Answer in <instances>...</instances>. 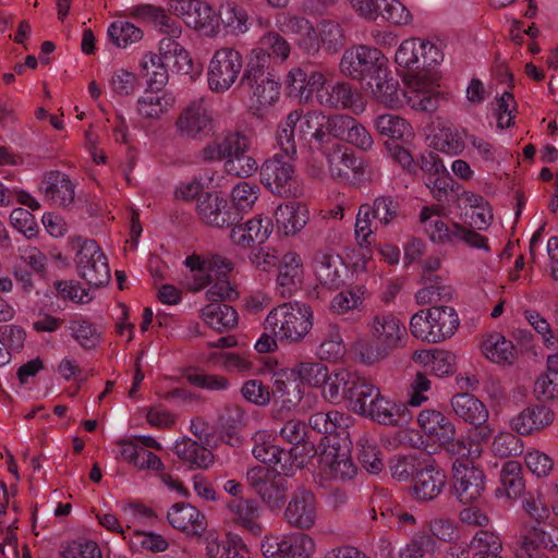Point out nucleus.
<instances>
[{
	"instance_id": "1",
	"label": "nucleus",
	"mask_w": 558,
	"mask_h": 558,
	"mask_svg": "<svg viewBox=\"0 0 558 558\" xmlns=\"http://www.w3.org/2000/svg\"><path fill=\"white\" fill-rule=\"evenodd\" d=\"M372 341L356 340L351 348L355 359L372 365L388 357L395 350L403 345L407 329L392 313L375 314L367 323Z\"/></svg>"
},
{
	"instance_id": "2",
	"label": "nucleus",
	"mask_w": 558,
	"mask_h": 558,
	"mask_svg": "<svg viewBox=\"0 0 558 558\" xmlns=\"http://www.w3.org/2000/svg\"><path fill=\"white\" fill-rule=\"evenodd\" d=\"M184 264L190 268L192 282L189 283L191 291L197 292L210 286L206 291V298L211 303L232 301L239 296L235 288L228 280V274L233 269L232 263L220 255H213L209 258H202L196 255L186 257Z\"/></svg>"
},
{
	"instance_id": "3",
	"label": "nucleus",
	"mask_w": 558,
	"mask_h": 558,
	"mask_svg": "<svg viewBox=\"0 0 558 558\" xmlns=\"http://www.w3.org/2000/svg\"><path fill=\"white\" fill-rule=\"evenodd\" d=\"M312 308L300 302H286L274 307L266 316L264 329L278 337L280 342H301L313 328Z\"/></svg>"
},
{
	"instance_id": "4",
	"label": "nucleus",
	"mask_w": 558,
	"mask_h": 558,
	"mask_svg": "<svg viewBox=\"0 0 558 558\" xmlns=\"http://www.w3.org/2000/svg\"><path fill=\"white\" fill-rule=\"evenodd\" d=\"M420 221L434 243L454 245L463 242L471 247L488 250L487 239L484 235L459 223L448 226L442 221L440 208L437 206L424 207L420 214Z\"/></svg>"
},
{
	"instance_id": "5",
	"label": "nucleus",
	"mask_w": 558,
	"mask_h": 558,
	"mask_svg": "<svg viewBox=\"0 0 558 558\" xmlns=\"http://www.w3.org/2000/svg\"><path fill=\"white\" fill-rule=\"evenodd\" d=\"M292 157L275 154L260 167V182L274 195L288 198L302 194Z\"/></svg>"
},
{
	"instance_id": "6",
	"label": "nucleus",
	"mask_w": 558,
	"mask_h": 558,
	"mask_svg": "<svg viewBox=\"0 0 558 558\" xmlns=\"http://www.w3.org/2000/svg\"><path fill=\"white\" fill-rule=\"evenodd\" d=\"M243 57L240 51L231 47H223L215 51L207 70V83L211 92L222 94L231 88L240 73L244 72Z\"/></svg>"
},
{
	"instance_id": "7",
	"label": "nucleus",
	"mask_w": 558,
	"mask_h": 558,
	"mask_svg": "<svg viewBox=\"0 0 558 558\" xmlns=\"http://www.w3.org/2000/svg\"><path fill=\"white\" fill-rule=\"evenodd\" d=\"M387 60L381 51L369 46H356L345 50L339 63L342 74L356 81L371 80L387 71Z\"/></svg>"
},
{
	"instance_id": "8",
	"label": "nucleus",
	"mask_w": 558,
	"mask_h": 558,
	"mask_svg": "<svg viewBox=\"0 0 558 558\" xmlns=\"http://www.w3.org/2000/svg\"><path fill=\"white\" fill-rule=\"evenodd\" d=\"M256 62L258 61L256 60ZM240 85L251 90L252 99L259 107L274 105L280 96L281 84L279 78L268 68L258 63L245 64Z\"/></svg>"
},
{
	"instance_id": "9",
	"label": "nucleus",
	"mask_w": 558,
	"mask_h": 558,
	"mask_svg": "<svg viewBox=\"0 0 558 558\" xmlns=\"http://www.w3.org/2000/svg\"><path fill=\"white\" fill-rule=\"evenodd\" d=\"M246 482L270 508H279L289 490L288 481L279 472L260 465L247 470Z\"/></svg>"
},
{
	"instance_id": "10",
	"label": "nucleus",
	"mask_w": 558,
	"mask_h": 558,
	"mask_svg": "<svg viewBox=\"0 0 558 558\" xmlns=\"http://www.w3.org/2000/svg\"><path fill=\"white\" fill-rule=\"evenodd\" d=\"M78 275L92 287H102L110 281L108 260L94 240H85L75 256Z\"/></svg>"
},
{
	"instance_id": "11",
	"label": "nucleus",
	"mask_w": 558,
	"mask_h": 558,
	"mask_svg": "<svg viewBox=\"0 0 558 558\" xmlns=\"http://www.w3.org/2000/svg\"><path fill=\"white\" fill-rule=\"evenodd\" d=\"M318 470L326 481L344 482L353 478L357 472L350 450L338 441H328L318 454Z\"/></svg>"
},
{
	"instance_id": "12",
	"label": "nucleus",
	"mask_w": 558,
	"mask_h": 558,
	"mask_svg": "<svg viewBox=\"0 0 558 558\" xmlns=\"http://www.w3.org/2000/svg\"><path fill=\"white\" fill-rule=\"evenodd\" d=\"M260 548L265 558H310L315 551V543L306 534L292 533L280 539L266 536Z\"/></svg>"
},
{
	"instance_id": "13",
	"label": "nucleus",
	"mask_w": 558,
	"mask_h": 558,
	"mask_svg": "<svg viewBox=\"0 0 558 558\" xmlns=\"http://www.w3.org/2000/svg\"><path fill=\"white\" fill-rule=\"evenodd\" d=\"M252 145L250 132L233 130L227 131L221 137L207 143L199 151V158L205 162L220 161L227 158L247 153Z\"/></svg>"
},
{
	"instance_id": "14",
	"label": "nucleus",
	"mask_w": 558,
	"mask_h": 558,
	"mask_svg": "<svg viewBox=\"0 0 558 558\" xmlns=\"http://www.w3.org/2000/svg\"><path fill=\"white\" fill-rule=\"evenodd\" d=\"M453 489L460 502L471 505L483 494L485 488L484 472L469 462H453Z\"/></svg>"
},
{
	"instance_id": "15",
	"label": "nucleus",
	"mask_w": 558,
	"mask_h": 558,
	"mask_svg": "<svg viewBox=\"0 0 558 558\" xmlns=\"http://www.w3.org/2000/svg\"><path fill=\"white\" fill-rule=\"evenodd\" d=\"M196 211L203 222L215 228L230 227L240 220L239 214L228 208L227 201L215 193L201 194Z\"/></svg>"
},
{
	"instance_id": "16",
	"label": "nucleus",
	"mask_w": 558,
	"mask_h": 558,
	"mask_svg": "<svg viewBox=\"0 0 558 558\" xmlns=\"http://www.w3.org/2000/svg\"><path fill=\"white\" fill-rule=\"evenodd\" d=\"M213 118L203 99L187 105L175 120L174 126L179 136L189 140L198 138L211 126Z\"/></svg>"
},
{
	"instance_id": "17",
	"label": "nucleus",
	"mask_w": 558,
	"mask_h": 558,
	"mask_svg": "<svg viewBox=\"0 0 558 558\" xmlns=\"http://www.w3.org/2000/svg\"><path fill=\"white\" fill-rule=\"evenodd\" d=\"M284 518L296 529L308 530L314 526L317 508L313 493L306 489L295 492L286 508Z\"/></svg>"
},
{
	"instance_id": "18",
	"label": "nucleus",
	"mask_w": 558,
	"mask_h": 558,
	"mask_svg": "<svg viewBox=\"0 0 558 558\" xmlns=\"http://www.w3.org/2000/svg\"><path fill=\"white\" fill-rule=\"evenodd\" d=\"M446 483L445 471L435 461H427L414 476L413 490L417 499L428 501L441 494Z\"/></svg>"
},
{
	"instance_id": "19",
	"label": "nucleus",
	"mask_w": 558,
	"mask_h": 558,
	"mask_svg": "<svg viewBox=\"0 0 558 558\" xmlns=\"http://www.w3.org/2000/svg\"><path fill=\"white\" fill-rule=\"evenodd\" d=\"M290 51L291 46L288 40L280 33L271 31L258 39L257 47L251 50L246 63L256 64L257 60L259 65L268 68L270 58L280 59L283 62L289 58Z\"/></svg>"
},
{
	"instance_id": "20",
	"label": "nucleus",
	"mask_w": 558,
	"mask_h": 558,
	"mask_svg": "<svg viewBox=\"0 0 558 558\" xmlns=\"http://www.w3.org/2000/svg\"><path fill=\"white\" fill-rule=\"evenodd\" d=\"M45 199L53 205L68 207L75 198V185L69 175L61 171L47 172L39 185Z\"/></svg>"
},
{
	"instance_id": "21",
	"label": "nucleus",
	"mask_w": 558,
	"mask_h": 558,
	"mask_svg": "<svg viewBox=\"0 0 558 558\" xmlns=\"http://www.w3.org/2000/svg\"><path fill=\"white\" fill-rule=\"evenodd\" d=\"M315 354L320 361L336 362L342 359L347 352L340 328L337 324L326 322L316 329Z\"/></svg>"
},
{
	"instance_id": "22",
	"label": "nucleus",
	"mask_w": 558,
	"mask_h": 558,
	"mask_svg": "<svg viewBox=\"0 0 558 558\" xmlns=\"http://www.w3.org/2000/svg\"><path fill=\"white\" fill-rule=\"evenodd\" d=\"M230 520L239 527L253 536L263 533V525L259 521L262 509L254 499L238 498L227 505Z\"/></svg>"
},
{
	"instance_id": "23",
	"label": "nucleus",
	"mask_w": 558,
	"mask_h": 558,
	"mask_svg": "<svg viewBox=\"0 0 558 558\" xmlns=\"http://www.w3.org/2000/svg\"><path fill=\"white\" fill-rule=\"evenodd\" d=\"M554 412L545 405H531L511 417L510 427L520 436H529L538 433L551 425Z\"/></svg>"
},
{
	"instance_id": "24",
	"label": "nucleus",
	"mask_w": 558,
	"mask_h": 558,
	"mask_svg": "<svg viewBox=\"0 0 558 558\" xmlns=\"http://www.w3.org/2000/svg\"><path fill=\"white\" fill-rule=\"evenodd\" d=\"M170 525L187 536H201L207 526L205 515L190 504H174L167 515Z\"/></svg>"
},
{
	"instance_id": "25",
	"label": "nucleus",
	"mask_w": 558,
	"mask_h": 558,
	"mask_svg": "<svg viewBox=\"0 0 558 558\" xmlns=\"http://www.w3.org/2000/svg\"><path fill=\"white\" fill-rule=\"evenodd\" d=\"M361 96L347 82L329 83L318 95V104L331 109H351L354 112L363 110Z\"/></svg>"
},
{
	"instance_id": "26",
	"label": "nucleus",
	"mask_w": 558,
	"mask_h": 558,
	"mask_svg": "<svg viewBox=\"0 0 558 558\" xmlns=\"http://www.w3.org/2000/svg\"><path fill=\"white\" fill-rule=\"evenodd\" d=\"M556 547L551 536L538 526L524 527L515 549L517 558H549L548 549Z\"/></svg>"
},
{
	"instance_id": "27",
	"label": "nucleus",
	"mask_w": 558,
	"mask_h": 558,
	"mask_svg": "<svg viewBox=\"0 0 558 558\" xmlns=\"http://www.w3.org/2000/svg\"><path fill=\"white\" fill-rule=\"evenodd\" d=\"M277 284L282 298L290 296L302 281L303 260L299 253L289 251L278 263Z\"/></svg>"
},
{
	"instance_id": "28",
	"label": "nucleus",
	"mask_w": 558,
	"mask_h": 558,
	"mask_svg": "<svg viewBox=\"0 0 558 558\" xmlns=\"http://www.w3.org/2000/svg\"><path fill=\"white\" fill-rule=\"evenodd\" d=\"M341 257L331 250H318L312 258V268L317 280L327 288H338L342 282Z\"/></svg>"
},
{
	"instance_id": "29",
	"label": "nucleus",
	"mask_w": 558,
	"mask_h": 558,
	"mask_svg": "<svg viewBox=\"0 0 558 558\" xmlns=\"http://www.w3.org/2000/svg\"><path fill=\"white\" fill-rule=\"evenodd\" d=\"M451 408L457 417L470 425H478L488 420L486 405L475 396L462 392L451 398Z\"/></svg>"
},
{
	"instance_id": "30",
	"label": "nucleus",
	"mask_w": 558,
	"mask_h": 558,
	"mask_svg": "<svg viewBox=\"0 0 558 558\" xmlns=\"http://www.w3.org/2000/svg\"><path fill=\"white\" fill-rule=\"evenodd\" d=\"M277 227L286 235H294L300 232L308 221L306 206L291 202L279 205L275 211Z\"/></svg>"
},
{
	"instance_id": "31",
	"label": "nucleus",
	"mask_w": 558,
	"mask_h": 558,
	"mask_svg": "<svg viewBox=\"0 0 558 558\" xmlns=\"http://www.w3.org/2000/svg\"><path fill=\"white\" fill-rule=\"evenodd\" d=\"M379 389L373 385L366 377L353 373L350 387L347 388L345 400L349 408L356 414H364L369 404V400L378 396Z\"/></svg>"
},
{
	"instance_id": "32",
	"label": "nucleus",
	"mask_w": 558,
	"mask_h": 558,
	"mask_svg": "<svg viewBox=\"0 0 558 558\" xmlns=\"http://www.w3.org/2000/svg\"><path fill=\"white\" fill-rule=\"evenodd\" d=\"M417 423L429 437L435 438L439 444L456 435L453 423L441 412L436 410H423L417 416Z\"/></svg>"
},
{
	"instance_id": "33",
	"label": "nucleus",
	"mask_w": 558,
	"mask_h": 558,
	"mask_svg": "<svg viewBox=\"0 0 558 558\" xmlns=\"http://www.w3.org/2000/svg\"><path fill=\"white\" fill-rule=\"evenodd\" d=\"M481 349L488 360L497 364H512L517 359L514 344L498 332L487 335Z\"/></svg>"
},
{
	"instance_id": "34",
	"label": "nucleus",
	"mask_w": 558,
	"mask_h": 558,
	"mask_svg": "<svg viewBox=\"0 0 558 558\" xmlns=\"http://www.w3.org/2000/svg\"><path fill=\"white\" fill-rule=\"evenodd\" d=\"M364 412V416H368L379 424L395 426L400 422L404 405L397 404L395 401L385 398L378 392L374 399L369 400V404Z\"/></svg>"
},
{
	"instance_id": "35",
	"label": "nucleus",
	"mask_w": 558,
	"mask_h": 558,
	"mask_svg": "<svg viewBox=\"0 0 558 558\" xmlns=\"http://www.w3.org/2000/svg\"><path fill=\"white\" fill-rule=\"evenodd\" d=\"M174 452L180 460L191 468L206 469L214 462V456L210 450L191 438L177 441Z\"/></svg>"
},
{
	"instance_id": "36",
	"label": "nucleus",
	"mask_w": 558,
	"mask_h": 558,
	"mask_svg": "<svg viewBox=\"0 0 558 558\" xmlns=\"http://www.w3.org/2000/svg\"><path fill=\"white\" fill-rule=\"evenodd\" d=\"M428 315L434 325L436 343L453 336L460 325L456 310L450 306H432L428 308Z\"/></svg>"
},
{
	"instance_id": "37",
	"label": "nucleus",
	"mask_w": 558,
	"mask_h": 558,
	"mask_svg": "<svg viewBox=\"0 0 558 558\" xmlns=\"http://www.w3.org/2000/svg\"><path fill=\"white\" fill-rule=\"evenodd\" d=\"M244 551L246 546L236 534L229 533L223 538H207L206 553L209 558H244Z\"/></svg>"
},
{
	"instance_id": "38",
	"label": "nucleus",
	"mask_w": 558,
	"mask_h": 558,
	"mask_svg": "<svg viewBox=\"0 0 558 558\" xmlns=\"http://www.w3.org/2000/svg\"><path fill=\"white\" fill-rule=\"evenodd\" d=\"M204 322L217 331H226L234 328L238 324L236 311L227 304L210 303L202 310Z\"/></svg>"
},
{
	"instance_id": "39",
	"label": "nucleus",
	"mask_w": 558,
	"mask_h": 558,
	"mask_svg": "<svg viewBox=\"0 0 558 558\" xmlns=\"http://www.w3.org/2000/svg\"><path fill=\"white\" fill-rule=\"evenodd\" d=\"M368 86L372 96L380 104L389 108H397L400 104L398 96L399 83L393 77H388V70L376 74Z\"/></svg>"
},
{
	"instance_id": "40",
	"label": "nucleus",
	"mask_w": 558,
	"mask_h": 558,
	"mask_svg": "<svg viewBox=\"0 0 558 558\" xmlns=\"http://www.w3.org/2000/svg\"><path fill=\"white\" fill-rule=\"evenodd\" d=\"M185 23L187 26L202 32L206 36H215L219 29V17L206 2L198 0Z\"/></svg>"
},
{
	"instance_id": "41",
	"label": "nucleus",
	"mask_w": 558,
	"mask_h": 558,
	"mask_svg": "<svg viewBox=\"0 0 558 558\" xmlns=\"http://www.w3.org/2000/svg\"><path fill=\"white\" fill-rule=\"evenodd\" d=\"M373 124L380 135L391 140H407L413 135L411 124L405 119L393 113L377 116Z\"/></svg>"
},
{
	"instance_id": "42",
	"label": "nucleus",
	"mask_w": 558,
	"mask_h": 558,
	"mask_svg": "<svg viewBox=\"0 0 558 558\" xmlns=\"http://www.w3.org/2000/svg\"><path fill=\"white\" fill-rule=\"evenodd\" d=\"M174 97L170 94L146 92L137 100V111L145 119H159L174 105Z\"/></svg>"
},
{
	"instance_id": "43",
	"label": "nucleus",
	"mask_w": 558,
	"mask_h": 558,
	"mask_svg": "<svg viewBox=\"0 0 558 558\" xmlns=\"http://www.w3.org/2000/svg\"><path fill=\"white\" fill-rule=\"evenodd\" d=\"M168 64H165L158 54L153 52L145 53L140 62V69L143 76L147 78V85L150 89L159 90L168 82Z\"/></svg>"
},
{
	"instance_id": "44",
	"label": "nucleus",
	"mask_w": 558,
	"mask_h": 558,
	"mask_svg": "<svg viewBox=\"0 0 558 558\" xmlns=\"http://www.w3.org/2000/svg\"><path fill=\"white\" fill-rule=\"evenodd\" d=\"M453 289L446 284L439 277L426 278L424 287L420 289L415 299L421 305L432 304L436 302H448L452 299Z\"/></svg>"
},
{
	"instance_id": "45",
	"label": "nucleus",
	"mask_w": 558,
	"mask_h": 558,
	"mask_svg": "<svg viewBox=\"0 0 558 558\" xmlns=\"http://www.w3.org/2000/svg\"><path fill=\"white\" fill-rule=\"evenodd\" d=\"M439 446L451 457H456L454 462H466L465 460L477 459L482 454V449L474 448V441L471 437L460 435L459 437L451 436L444 439Z\"/></svg>"
},
{
	"instance_id": "46",
	"label": "nucleus",
	"mask_w": 558,
	"mask_h": 558,
	"mask_svg": "<svg viewBox=\"0 0 558 558\" xmlns=\"http://www.w3.org/2000/svg\"><path fill=\"white\" fill-rule=\"evenodd\" d=\"M371 207V215L378 223L386 227L393 223L401 216V205L391 195L376 197Z\"/></svg>"
},
{
	"instance_id": "47",
	"label": "nucleus",
	"mask_w": 558,
	"mask_h": 558,
	"mask_svg": "<svg viewBox=\"0 0 558 558\" xmlns=\"http://www.w3.org/2000/svg\"><path fill=\"white\" fill-rule=\"evenodd\" d=\"M424 47L422 39L410 38L403 40L396 51V62L399 66L409 70L422 69L421 54L424 53Z\"/></svg>"
},
{
	"instance_id": "48",
	"label": "nucleus",
	"mask_w": 558,
	"mask_h": 558,
	"mask_svg": "<svg viewBox=\"0 0 558 558\" xmlns=\"http://www.w3.org/2000/svg\"><path fill=\"white\" fill-rule=\"evenodd\" d=\"M356 445L359 447V459L363 466L371 473H379L384 463L379 458L376 439L368 434H363L359 437Z\"/></svg>"
},
{
	"instance_id": "49",
	"label": "nucleus",
	"mask_w": 558,
	"mask_h": 558,
	"mask_svg": "<svg viewBox=\"0 0 558 558\" xmlns=\"http://www.w3.org/2000/svg\"><path fill=\"white\" fill-rule=\"evenodd\" d=\"M218 17L232 33L244 34L248 29L246 10L235 2H227L220 7Z\"/></svg>"
},
{
	"instance_id": "50",
	"label": "nucleus",
	"mask_w": 558,
	"mask_h": 558,
	"mask_svg": "<svg viewBox=\"0 0 558 558\" xmlns=\"http://www.w3.org/2000/svg\"><path fill=\"white\" fill-rule=\"evenodd\" d=\"M353 372L340 369L332 375H328L325 387L323 389L324 398L331 402L338 403L340 400L347 398V388L350 387Z\"/></svg>"
},
{
	"instance_id": "51",
	"label": "nucleus",
	"mask_w": 558,
	"mask_h": 558,
	"mask_svg": "<svg viewBox=\"0 0 558 558\" xmlns=\"http://www.w3.org/2000/svg\"><path fill=\"white\" fill-rule=\"evenodd\" d=\"M470 547L475 549L474 558H504L499 555L501 550V542L499 537L486 530L476 532Z\"/></svg>"
},
{
	"instance_id": "52",
	"label": "nucleus",
	"mask_w": 558,
	"mask_h": 558,
	"mask_svg": "<svg viewBox=\"0 0 558 558\" xmlns=\"http://www.w3.org/2000/svg\"><path fill=\"white\" fill-rule=\"evenodd\" d=\"M108 36L113 45L125 48L141 40L143 31L128 21H116L108 27Z\"/></svg>"
},
{
	"instance_id": "53",
	"label": "nucleus",
	"mask_w": 558,
	"mask_h": 558,
	"mask_svg": "<svg viewBox=\"0 0 558 558\" xmlns=\"http://www.w3.org/2000/svg\"><path fill=\"white\" fill-rule=\"evenodd\" d=\"M258 186L251 184L245 181L239 182L231 190V203L234 208V213L239 214L251 210L258 198Z\"/></svg>"
},
{
	"instance_id": "54",
	"label": "nucleus",
	"mask_w": 558,
	"mask_h": 558,
	"mask_svg": "<svg viewBox=\"0 0 558 558\" xmlns=\"http://www.w3.org/2000/svg\"><path fill=\"white\" fill-rule=\"evenodd\" d=\"M298 110H293L278 128L277 143L288 156H294L296 154L295 137L298 135Z\"/></svg>"
},
{
	"instance_id": "55",
	"label": "nucleus",
	"mask_w": 558,
	"mask_h": 558,
	"mask_svg": "<svg viewBox=\"0 0 558 558\" xmlns=\"http://www.w3.org/2000/svg\"><path fill=\"white\" fill-rule=\"evenodd\" d=\"M320 44L329 52H337L345 43L341 25L337 22L325 20L318 25Z\"/></svg>"
},
{
	"instance_id": "56",
	"label": "nucleus",
	"mask_w": 558,
	"mask_h": 558,
	"mask_svg": "<svg viewBox=\"0 0 558 558\" xmlns=\"http://www.w3.org/2000/svg\"><path fill=\"white\" fill-rule=\"evenodd\" d=\"M128 544L133 551H140L147 549L153 553L165 551L169 544L165 537L156 533H146L138 530L133 532V535L129 538Z\"/></svg>"
},
{
	"instance_id": "57",
	"label": "nucleus",
	"mask_w": 558,
	"mask_h": 558,
	"mask_svg": "<svg viewBox=\"0 0 558 558\" xmlns=\"http://www.w3.org/2000/svg\"><path fill=\"white\" fill-rule=\"evenodd\" d=\"M69 330L71 336L84 349L95 348L100 340V335L94 325L82 318L70 320Z\"/></svg>"
},
{
	"instance_id": "58",
	"label": "nucleus",
	"mask_w": 558,
	"mask_h": 558,
	"mask_svg": "<svg viewBox=\"0 0 558 558\" xmlns=\"http://www.w3.org/2000/svg\"><path fill=\"white\" fill-rule=\"evenodd\" d=\"M492 451L500 458L517 457L523 452V441L510 432H500L493 440Z\"/></svg>"
},
{
	"instance_id": "59",
	"label": "nucleus",
	"mask_w": 558,
	"mask_h": 558,
	"mask_svg": "<svg viewBox=\"0 0 558 558\" xmlns=\"http://www.w3.org/2000/svg\"><path fill=\"white\" fill-rule=\"evenodd\" d=\"M271 397L276 402H280L283 408L291 409L301 400L299 385L293 381H286L277 378L270 389Z\"/></svg>"
},
{
	"instance_id": "60",
	"label": "nucleus",
	"mask_w": 558,
	"mask_h": 558,
	"mask_svg": "<svg viewBox=\"0 0 558 558\" xmlns=\"http://www.w3.org/2000/svg\"><path fill=\"white\" fill-rule=\"evenodd\" d=\"M269 435L265 430L257 432L254 437V447L252 453L255 459L267 464L275 465L276 457L280 454V447L270 442L267 438Z\"/></svg>"
},
{
	"instance_id": "61",
	"label": "nucleus",
	"mask_w": 558,
	"mask_h": 558,
	"mask_svg": "<svg viewBox=\"0 0 558 558\" xmlns=\"http://www.w3.org/2000/svg\"><path fill=\"white\" fill-rule=\"evenodd\" d=\"M299 377L311 386L319 387L328 378V368L318 362H301L293 369Z\"/></svg>"
},
{
	"instance_id": "62",
	"label": "nucleus",
	"mask_w": 558,
	"mask_h": 558,
	"mask_svg": "<svg viewBox=\"0 0 558 558\" xmlns=\"http://www.w3.org/2000/svg\"><path fill=\"white\" fill-rule=\"evenodd\" d=\"M242 397L257 407H266L271 401L270 388L258 379L246 380L241 388Z\"/></svg>"
},
{
	"instance_id": "63",
	"label": "nucleus",
	"mask_w": 558,
	"mask_h": 558,
	"mask_svg": "<svg viewBox=\"0 0 558 558\" xmlns=\"http://www.w3.org/2000/svg\"><path fill=\"white\" fill-rule=\"evenodd\" d=\"M434 325L429 319L428 310H421L410 320V331L413 337L428 343H436Z\"/></svg>"
},
{
	"instance_id": "64",
	"label": "nucleus",
	"mask_w": 558,
	"mask_h": 558,
	"mask_svg": "<svg viewBox=\"0 0 558 558\" xmlns=\"http://www.w3.org/2000/svg\"><path fill=\"white\" fill-rule=\"evenodd\" d=\"M434 545L435 542L428 534L418 533L399 550L397 558H427L426 554Z\"/></svg>"
}]
</instances>
